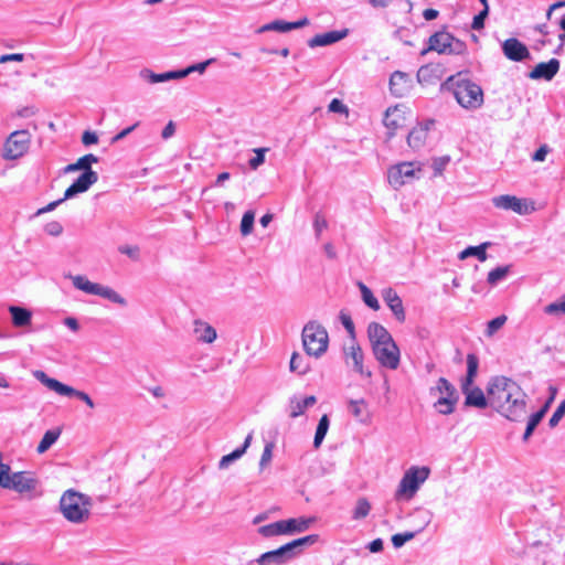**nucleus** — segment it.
<instances>
[{
	"label": "nucleus",
	"instance_id": "obj_1",
	"mask_svg": "<svg viewBox=\"0 0 565 565\" xmlns=\"http://www.w3.org/2000/svg\"><path fill=\"white\" fill-rule=\"evenodd\" d=\"M487 393L490 406L511 422H521L526 415V394L507 376L491 377Z\"/></svg>",
	"mask_w": 565,
	"mask_h": 565
},
{
	"label": "nucleus",
	"instance_id": "obj_2",
	"mask_svg": "<svg viewBox=\"0 0 565 565\" xmlns=\"http://www.w3.org/2000/svg\"><path fill=\"white\" fill-rule=\"evenodd\" d=\"M443 87L450 90L457 103L466 109H478L483 104V90L480 85L462 77L461 73L449 76Z\"/></svg>",
	"mask_w": 565,
	"mask_h": 565
},
{
	"label": "nucleus",
	"instance_id": "obj_3",
	"mask_svg": "<svg viewBox=\"0 0 565 565\" xmlns=\"http://www.w3.org/2000/svg\"><path fill=\"white\" fill-rule=\"evenodd\" d=\"M98 158L88 153L77 159L76 162L67 164L64 173H71L82 170V174L65 190L66 198H75L77 194L84 193L98 181V173L92 169L93 163H97Z\"/></svg>",
	"mask_w": 565,
	"mask_h": 565
},
{
	"label": "nucleus",
	"instance_id": "obj_4",
	"mask_svg": "<svg viewBox=\"0 0 565 565\" xmlns=\"http://www.w3.org/2000/svg\"><path fill=\"white\" fill-rule=\"evenodd\" d=\"M89 498L74 490H67L60 500L64 518L73 523L84 522L89 515Z\"/></svg>",
	"mask_w": 565,
	"mask_h": 565
},
{
	"label": "nucleus",
	"instance_id": "obj_5",
	"mask_svg": "<svg viewBox=\"0 0 565 565\" xmlns=\"http://www.w3.org/2000/svg\"><path fill=\"white\" fill-rule=\"evenodd\" d=\"M327 330L316 321H309L302 329V344L308 355L321 356L328 349Z\"/></svg>",
	"mask_w": 565,
	"mask_h": 565
},
{
	"label": "nucleus",
	"instance_id": "obj_6",
	"mask_svg": "<svg viewBox=\"0 0 565 565\" xmlns=\"http://www.w3.org/2000/svg\"><path fill=\"white\" fill-rule=\"evenodd\" d=\"M73 286L88 295L99 296L121 307L127 306V300L119 295L116 290L108 286L89 281L85 276L76 275L71 276Z\"/></svg>",
	"mask_w": 565,
	"mask_h": 565
},
{
	"label": "nucleus",
	"instance_id": "obj_7",
	"mask_svg": "<svg viewBox=\"0 0 565 565\" xmlns=\"http://www.w3.org/2000/svg\"><path fill=\"white\" fill-rule=\"evenodd\" d=\"M435 392H438L440 397L435 402L434 407L443 415L452 414L459 401L457 388L447 379L439 377L436 386L430 388V394Z\"/></svg>",
	"mask_w": 565,
	"mask_h": 565
},
{
	"label": "nucleus",
	"instance_id": "obj_8",
	"mask_svg": "<svg viewBox=\"0 0 565 565\" xmlns=\"http://www.w3.org/2000/svg\"><path fill=\"white\" fill-rule=\"evenodd\" d=\"M467 46L461 40L456 39L447 31L435 32L428 39V50L439 54H462Z\"/></svg>",
	"mask_w": 565,
	"mask_h": 565
},
{
	"label": "nucleus",
	"instance_id": "obj_9",
	"mask_svg": "<svg viewBox=\"0 0 565 565\" xmlns=\"http://www.w3.org/2000/svg\"><path fill=\"white\" fill-rule=\"evenodd\" d=\"M429 469L423 468H411L403 476L398 489L396 490L395 498L412 499L419 489V486L428 478Z\"/></svg>",
	"mask_w": 565,
	"mask_h": 565
},
{
	"label": "nucleus",
	"instance_id": "obj_10",
	"mask_svg": "<svg viewBox=\"0 0 565 565\" xmlns=\"http://www.w3.org/2000/svg\"><path fill=\"white\" fill-rule=\"evenodd\" d=\"M30 134L28 130H17L10 134L3 146V158L14 160L22 157L29 149Z\"/></svg>",
	"mask_w": 565,
	"mask_h": 565
},
{
	"label": "nucleus",
	"instance_id": "obj_11",
	"mask_svg": "<svg viewBox=\"0 0 565 565\" xmlns=\"http://www.w3.org/2000/svg\"><path fill=\"white\" fill-rule=\"evenodd\" d=\"M373 354L379 363L390 370H396L399 365L401 352L394 340L385 344L372 348Z\"/></svg>",
	"mask_w": 565,
	"mask_h": 565
},
{
	"label": "nucleus",
	"instance_id": "obj_12",
	"mask_svg": "<svg viewBox=\"0 0 565 565\" xmlns=\"http://www.w3.org/2000/svg\"><path fill=\"white\" fill-rule=\"evenodd\" d=\"M296 558L297 557L288 542L276 550L263 553L256 559V563L258 565H285Z\"/></svg>",
	"mask_w": 565,
	"mask_h": 565
},
{
	"label": "nucleus",
	"instance_id": "obj_13",
	"mask_svg": "<svg viewBox=\"0 0 565 565\" xmlns=\"http://www.w3.org/2000/svg\"><path fill=\"white\" fill-rule=\"evenodd\" d=\"M491 202L497 209L513 211L519 215H526L532 211V209L529 207L526 200L520 199L515 195L502 194L493 196Z\"/></svg>",
	"mask_w": 565,
	"mask_h": 565
},
{
	"label": "nucleus",
	"instance_id": "obj_14",
	"mask_svg": "<svg viewBox=\"0 0 565 565\" xmlns=\"http://www.w3.org/2000/svg\"><path fill=\"white\" fill-rule=\"evenodd\" d=\"M415 173L416 170L412 162H402L390 168L387 179L393 188L398 189L407 181L415 178Z\"/></svg>",
	"mask_w": 565,
	"mask_h": 565
},
{
	"label": "nucleus",
	"instance_id": "obj_15",
	"mask_svg": "<svg viewBox=\"0 0 565 565\" xmlns=\"http://www.w3.org/2000/svg\"><path fill=\"white\" fill-rule=\"evenodd\" d=\"M504 56L513 62H522L531 58L527 46L515 38L507 39L502 45Z\"/></svg>",
	"mask_w": 565,
	"mask_h": 565
},
{
	"label": "nucleus",
	"instance_id": "obj_16",
	"mask_svg": "<svg viewBox=\"0 0 565 565\" xmlns=\"http://www.w3.org/2000/svg\"><path fill=\"white\" fill-rule=\"evenodd\" d=\"M561 63L557 58H551L548 62H541L527 74L531 79L552 81L559 71Z\"/></svg>",
	"mask_w": 565,
	"mask_h": 565
},
{
	"label": "nucleus",
	"instance_id": "obj_17",
	"mask_svg": "<svg viewBox=\"0 0 565 565\" xmlns=\"http://www.w3.org/2000/svg\"><path fill=\"white\" fill-rule=\"evenodd\" d=\"M308 24H309V19L306 17L298 21H294V22H288V21H284V20H274L269 23L262 25L257 30V33H264V32H269V31L285 33V32H289L291 30L303 28Z\"/></svg>",
	"mask_w": 565,
	"mask_h": 565
},
{
	"label": "nucleus",
	"instance_id": "obj_18",
	"mask_svg": "<svg viewBox=\"0 0 565 565\" xmlns=\"http://www.w3.org/2000/svg\"><path fill=\"white\" fill-rule=\"evenodd\" d=\"M382 297L387 307L392 310L394 317L398 322H404L406 319L403 301L393 288H385L382 291Z\"/></svg>",
	"mask_w": 565,
	"mask_h": 565
},
{
	"label": "nucleus",
	"instance_id": "obj_19",
	"mask_svg": "<svg viewBox=\"0 0 565 565\" xmlns=\"http://www.w3.org/2000/svg\"><path fill=\"white\" fill-rule=\"evenodd\" d=\"M412 88V81L406 73L395 71L390 77V90L395 97L405 96Z\"/></svg>",
	"mask_w": 565,
	"mask_h": 565
},
{
	"label": "nucleus",
	"instance_id": "obj_20",
	"mask_svg": "<svg viewBox=\"0 0 565 565\" xmlns=\"http://www.w3.org/2000/svg\"><path fill=\"white\" fill-rule=\"evenodd\" d=\"M349 34L348 29L334 30L315 35L308 41L310 47L328 46L343 40Z\"/></svg>",
	"mask_w": 565,
	"mask_h": 565
},
{
	"label": "nucleus",
	"instance_id": "obj_21",
	"mask_svg": "<svg viewBox=\"0 0 565 565\" xmlns=\"http://www.w3.org/2000/svg\"><path fill=\"white\" fill-rule=\"evenodd\" d=\"M434 121L429 120L426 124H420L414 127L407 135V143L414 150H419L427 139L429 126L433 125Z\"/></svg>",
	"mask_w": 565,
	"mask_h": 565
},
{
	"label": "nucleus",
	"instance_id": "obj_22",
	"mask_svg": "<svg viewBox=\"0 0 565 565\" xmlns=\"http://www.w3.org/2000/svg\"><path fill=\"white\" fill-rule=\"evenodd\" d=\"M38 480L33 478L30 472L18 471L13 472V484L12 490L19 493L31 492L35 490Z\"/></svg>",
	"mask_w": 565,
	"mask_h": 565
},
{
	"label": "nucleus",
	"instance_id": "obj_23",
	"mask_svg": "<svg viewBox=\"0 0 565 565\" xmlns=\"http://www.w3.org/2000/svg\"><path fill=\"white\" fill-rule=\"evenodd\" d=\"M344 355H345L347 361L349 359H352L354 371H356L361 375L365 374L367 377H370L372 375V373L370 371L364 372L363 352H362L361 347L355 342V340L351 342L350 347L344 348Z\"/></svg>",
	"mask_w": 565,
	"mask_h": 565
},
{
	"label": "nucleus",
	"instance_id": "obj_24",
	"mask_svg": "<svg viewBox=\"0 0 565 565\" xmlns=\"http://www.w3.org/2000/svg\"><path fill=\"white\" fill-rule=\"evenodd\" d=\"M316 522L313 516H300L285 520L287 535L303 533Z\"/></svg>",
	"mask_w": 565,
	"mask_h": 565
},
{
	"label": "nucleus",
	"instance_id": "obj_25",
	"mask_svg": "<svg viewBox=\"0 0 565 565\" xmlns=\"http://www.w3.org/2000/svg\"><path fill=\"white\" fill-rule=\"evenodd\" d=\"M367 337L372 348L385 344L390 340H394L391 333L381 323L371 322L367 327Z\"/></svg>",
	"mask_w": 565,
	"mask_h": 565
},
{
	"label": "nucleus",
	"instance_id": "obj_26",
	"mask_svg": "<svg viewBox=\"0 0 565 565\" xmlns=\"http://www.w3.org/2000/svg\"><path fill=\"white\" fill-rule=\"evenodd\" d=\"M465 406L483 409L490 406L489 395H486L480 387L476 386L473 390L466 392Z\"/></svg>",
	"mask_w": 565,
	"mask_h": 565
},
{
	"label": "nucleus",
	"instance_id": "obj_27",
	"mask_svg": "<svg viewBox=\"0 0 565 565\" xmlns=\"http://www.w3.org/2000/svg\"><path fill=\"white\" fill-rule=\"evenodd\" d=\"M317 403V398L313 395L307 396L302 399L297 396H292L289 399V416L297 418L305 413L308 407L313 406Z\"/></svg>",
	"mask_w": 565,
	"mask_h": 565
},
{
	"label": "nucleus",
	"instance_id": "obj_28",
	"mask_svg": "<svg viewBox=\"0 0 565 565\" xmlns=\"http://www.w3.org/2000/svg\"><path fill=\"white\" fill-rule=\"evenodd\" d=\"M193 331L196 340L203 343H212L217 337L216 330L211 324L199 319L194 321Z\"/></svg>",
	"mask_w": 565,
	"mask_h": 565
},
{
	"label": "nucleus",
	"instance_id": "obj_29",
	"mask_svg": "<svg viewBox=\"0 0 565 565\" xmlns=\"http://www.w3.org/2000/svg\"><path fill=\"white\" fill-rule=\"evenodd\" d=\"M252 439H253V434L249 433L246 436V438L241 447L234 449L232 452H230L221 458V460L218 461V468L226 469V468H228V466L231 463L238 460L246 452L247 448L250 446Z\"/></svg>",
	"mask_w": 565,
	"mask_h": 565
},
{
	"label": "nucleus",
	"instance_id": "obj_30",
	"mask_svg": "<svg viewBox=\"0 0 565 565\" xmlns=\"http://www.w3.org/2000/svg\"><path fill=\"white\" fill-rule=\"evenodd\" d=\"M9 312L14 327L22 328L31 323L32 312L29 309L19 306H10Z\"/></svg>",
	"mask_w": 565,
	"mask_h": 565
},
{
	"label": "nucleus",
	"instance_id": "obj_31",
	"mask_svg": "<svg viewBox=\"0 0 565 565\" xmlns=\"http://www.w3.org/2000/svg\"><path fill=\"white\" fill-rule=\"evenodd\" d=\"M491 246V242L481 243L478 246H468L463 250H461L458 255V258L463 260L468 257L475 256L480 262H484L488 258L487 248Z\"/></svg>",
	"mask_w": 565,
	"mask_h": 565
},
{
	"label": "nucleus",
	"instance_id": "obj_32",
	"mask_svg": "<svg viewBox=\"0 0 565 565\" xmlns=\"http://www.w3.org/2000/svg\"><path fill=\"white\" fill-rule=\"evenodd\" d=\"M547 409H548V402L544 406H542L537 412H535L534 414H532L530 416L527 424H526L525 431L522 437L523 441H527L530 439V437L532 436L535 428L539 426V424L544 418Z\"/></svg>",
	"mask_w": 565,
	"mask_h": 565
},
{
	"label": "nucleus",
	"instance_id": "obj_33",
	"mask_svg": "<svg viewBox=\"0 0 565 565\" xmlns=\"http://www.w3.org/2000/svg\"><path fill=\"white\" fill-rule=\"evenodd\" d=\"M285 524V520H279L270 524L262 525L258 527L257 533L263 537L287 535Z\"/></svg>",
	"mask_w": 565,
	"mask_h": 565
},
{
	"label": "nucleus",
	"instance_id": "obj_34",
	"mask_svg": "<svg viewBox=\"0 0 565 565\" xmlns=\"http://www.w3.org/2000/svg\"><path fill=\"white\" fill-rule=\"evenodd\" d=\"M366 406L367 404L363 398L350 399L348 403L350 413L361 423H366L370 419V414L366 409Z\"/></svg>",
	"mask_w": 565,
	"mask_h": 565
},
{
	"label": "nucleus",
	"instance_id": "obj_35",
	"mask_svg": "<svg viewBox=\"0 0 565 565\" xmlns=\"http://www.w3.org/2000/svg\"><path fill=\"white\" fill-rule=\"evenodd\" d=\"M318 541H319L318 534H310L307 536L296 539V540L289 542V544H290L296 557H299L300 555L303 554L306 547L316 544Z\"/></svg>",
	"mask_w": 565,
	"mask_h": 565
},
{
	"label": "nucleus",
	"instance_id": "obj_36",
	"mask_svg": "<svg viewBox=\"0 0 565 565\" xmlns=\"http://www.w3.org/2000/svg\"><path fill=\"white\" fill-rule=\"evenodd\" d=\"M34 376L43 385H45L47 388H50L51 391H54L57 394H60L62 391H66V388H64V385H65L64 383L57 381L56 379L50 377L43 371H35Z\"/></svg>",
	"mask_w": 565,
	"mask_h": 565
},
{
	"label": "nucleus",
	"instance_id": "obj_37",
	"mask_svg": "<svg viewBox=\"0 0 565 565\" xmlns=\"http://www.w3.org/2000/svg\"><path fill=\"white\" fill-rule=\"evenodd\" d=\"M60 435H61L60 429L46 430L36 447V451L39 454H44L45 451H47L51 448V446L56 443Z\"/></svg>",
	"mask_w": 565,
	"mask_h": 565
},
{
	"label": "nucleus",
	"instance_id": "obj_38",
	"mask_svg": "<svg viewBox=\"0 0 565 565\" xmlns=\"http://www.w3.org/2000/svg\"><path fill=\"white\" fill-rule=\"evenodd\" d=\"M329 426H330V419H329L328 415L324 414L319 419V423H318V426L316 429V434H315V438H313V447L316 449L321 446V444L328 433Z\"/></svg>",
	"mask_w": 565,
	"mask_h": 565
},
{
	"label": "nucleus",
	"instance_id": "obj_39",
	"mask_svg": "<svg viewBox=\"0 0 565 565\" xmlns=\"http://www.w3.org/2000/svg\"><path fill=\"white\" fill-rule=\"evenodd\" d=\"M511 267H512L511 265H505V266H499V267L490 270L488 274V277H487L488 284L491 286L498 285L500 281H502L503 279L507 278V276L509 275V273L511 270Z\"/></svg>",
	"mask_w": 565,
	"mask_h": 565
},
{
	"label": "nucleus",
	"instance_id": "obj_40",
	"mask_svg": "<svg viewBox=\"0 0 565 565\" xmlns=\"http://www.w3.org/2000/svg\"><path fill=\"white\" fill-rule=\"evenodd\" d=\"M64 388H66V391H62L60 393V395L74 396V397L83 401L88 407H90V408L95 407L93 399L90 398V396L87 393H85L83 391L75 390L74 387L68 386L66 384L64 385Z\"/></svg>",
	"mask_w": 565,
	"mask_h": 565
},
{
	"label": "nucleus",
	"instance_id": "obj_41",
	"mask_svg": "<svg viewBox=\"0 0 565 565\" xmlns=\"http://www.w3.org/2000/svg\"><path fill=\"white\" fill-rule=\"evenodd\" d=\"M359 287H360L361 296H362L364 303L373 310H379L380 309L379 300L373 295L371 289L367 286H365L363 282H359Z\"/></svg>",
	"mask_w": 565,
	"mask_h": 565
},
{
	"label": "nucleus",
	"instance_id": "obj_42",
	"mask_svg": "<svg viewBox=\"0 0 565 565\" xmlns=\"http://www.w3.org/2000/svg\"><path fill=\"white\" fill-rule=\"evenodd\" d=\"M289 367L291 372H296L299 375H303L309 371V365L305 363V359L296 352L291 355Z\"/></svg>",
	"mask_w": 565,
	"mask_h": 565
},
{
	"label": "nucleus",
	"instance_id": "obj_43",
	"mask_svg": "<svg viewBox=\"0 0 565 565\" xmlns=\"http://www.w3.org/2000/svg\"><path fill=\"white\" fill-rule=\"evenodd\" d=\"M371 511V504L370 502L367 501L366 498H360L358 501H356V505L353 510V514H352V519L353 520H361V519H364L369 515Z\"/></svg>",
	"mask_w": 565,
	"mask_h": 565
},
{
	"label": "nucleus",
	"instance_id": "obj_44",
	"mask_svg": "<svg viewBox=\"0 0 565 565\" xmlns=\"http://www.w3.org/2000/svg\"><path fill=\"white\" fill-rule=\"evenodd\" d=\"M140 76L150 84H157L169 81L168 72L157 74L147 68L140 72Z\"/></svg>",
	"mask_w": 565,
	"mask_h": 565
},
{
	"label": "nucleus",
	"instance_id": "obj_45",
	"mask_svg": "<svg viewBox=\"0 0 565 565\" xmlns=\"http://www.w3.org/2000/svg\"><path fill=\"white\" fill-rule=\"evenodd\" d=\"M255 214L253 211H246L243 214L241 221V233L243 236H247L253 232L254 228Z\"/></svg>",
	"mask_w": 565,
	"mask_h": 565
},
{
	"label": "nucleus",
	"instance_id": "obj_46",
	"mask_svg": "<svg viewBox=\"0 0 565 565\" xmlns=\"http://www.w3.org/2000/svg\"><path fill=\"white\" fill-rule=\"evenodd\" d=\"M339 319H340L342 326L344 327V329L348 331L351 340L354 341L355 340V328H354V323H353L351 316L347 311L341 310L340 315H339Z\"/></svg>",
	"mask_w": 565,
	"mask_h": 565
},
{
	"label": "nucleus",
	"instance_id": "obj_47",
	"mask_svg": "<svg viewBox=\"0 0 565 565\" xmlns=\"http://www.w3.org/2000/svg\"><path fill=\"white\" fill-rule=\"evenodd\" d=\"M544 312L547 315H565V294L557 301L548 303L544 308Z\"/></svg>",
	"mask_w": 565,
	"mask_h": 565
},
{
	"label": "nucleus",
	"instance_id": "obj_48",
	"mask_svg": "<svg viewBox=\"0 0 565 565\" xmlns=\"http://www.w3.org/2000/svg\"><path fill=\"white\" fill-rule=\"evenodd\" d=\"M505 321H507V317L504 315L493 318L487 324L486 334L488 337L493 335L499 329H501L503 327Z\"/></svg>",
	"mask_w": 565,
	"mask_h": 565
},
{
	"label": "nucleus",
	"instance_id": "obj_49",
	"mask_svg": "<svg viewBox=\"0 0 565 565\" xmlns=\"http://www.w3.org/2000/svg\"><path fill=\"white\" fill-rule=\"evenodd\" d=\"M417 532L396 533L392 536V544L395 548H401L406 542L413 540Z\"/></svg>",
	"mask_w": 565,
	"mask_h": 565
},
{
	"label": "nucleus",
	"instance_id": "obj_50",
	"mask_svg": "<svg viewBox=\"0 0 565 565\" xmlns=\"http://www.w3.org/2000/svg\"><path fill=\"white\" fill-rule=\"evenodd\" d=\"M267 148H257L254 149L255 156L249 159L248 164L253 170H256L259 166L265 162V153L267 152Z\"/></svg>",
	"mask_w": 565,
	"mask_h": 565
},
{
	"label": "nucleus",
	"instance_id": "obj_51",
	"mask_svg": "<svg viewBox=\"0 0 565 565\" xmlns=\"http://www.w3.org/2000/svg\"><path fill=\"white\" fill-rule=\"evenodd\" d=\"M274 448H275L274 443L269 441V443L265 444V447H264V450H263V454H262L260 460H259L260 469H264L271 461Z\"/></svg>",
	"mask_w": 565,
	"mask_h": 565
},
{
	"label": "nucleus",
	"instance_id": "obj_52",
	"mask_svg": "<svg viewBox=\"0 0 565 565\" xmlns=\"http://www.w3.org/2000/svg\"><path fill=\"white\" fill-rule=\"evenodd\" d=\"M479 367V358L475 353H469L467 355V374L469 376L476 377Z\"/></svg>",
	"mask_w": 565,
	"mask_h": 565
},
{
	"label": "nucleus",
	"instance_id": "obj_53",
	"mask_svg": "<svg viewBox=\"0 0 565 565\" xmlns=\"http://www.w3.org/2000/svg\"><path fill=\"white\" fill-rule=\"evenodd\" d=\"M489 14V6H486L478 14L473 17L471 28L473 30H481L484 26V20Z\"/></svg>",
	"mask_w": 565,
	"mask_h": 565
},
{
	"label": "nucleus",
	"instance_id": "obj_54",
	"mask_svg": "<svg viewBox=\"0 0 565 565\" xmlns=\"http://www.w3.org/2000/svg\"><path fill=\"white\" fill-rule=\"evenodd\" d=\"M120 254L127 255L132 260L139 259L140 249L138 246L122 245L118 248Z\"/></svg>",
	"mask_w": 565,
	"mask_h": 565
},
{
	"label": "nucleus",
	"instance_id": "obj_55",
	"mask_svg": "<svg viewBox=\"0 0 565 565\" xmlns=\"http://www.w3.org/2000/svg\"><path fill=\"white\" fill-rule=\"evenodd\" d=\"M449 161H450V158L448 156L435 158L433 160V164H431V167L435 171V174H440L445 170V168L447 167Z\"/></svg>",
	"mask_w": 565,
	"mask_h": 565
},
{
	"label": "nucleus",
	"instance_id": "obj_56",
	"mask_svg": "<svg viewBox=\"0 0 565 565\" xmlns=\"http://www.w3.org/2000/svg\"><path fill=\"white\" fill-rule=\"evenodd\" d=\"M71 198H66V195L64 194L63 198L56 200V201H53L51 203H49L47 205H45L44 207H41L36 211L35 215L39 216V215H42L44 213H49V212H52L54 211L58 205H61L64 201L66 200H70Z\"/></svg>",
	"mask_w": 565,
	"mask_h": 565
},
{
	"label": "nucleus",
	"instance_id": "obj_57",
	"mask_svg": "<svg viewBox=\"0 0 565 565\" xmlns=\"http://www.w3.org/2000/svg\"><path fill=\"white\" fill-rule=\"evenodd\" d=\"M44 231H45L46 234H49L51 236H58L63 232V226H62V224L60 222L52 221V222H49L44 226Z\"/></svg>",
	"mask_w": 565,
	"mask_h": 565
},
{
	"label": "nucleus",
	"instance_id": "obj_58",
	"mask_svg": "<svg viewBox=\"0 0 565 565\" xmlns=\"http://www.w3.org/2000/svg\"><path fill=\"white\" fill-rule=\"evenodd\" d=\"M565 415V408L559 404L548 420V426L554 428Z\"/></svg>",
	"mask_w": 565,
	"mask_h": 565
},
{
	"label": "nucleus",
	"instance_id": "obj_59",
	"mask_svg": "<svg viewBox=\"0 0 565 565\" xmlns=\"http://www.w3.org/2000/svg\"><path fill=\"white\" fill-rule=\"evenodd\" d=\"M328 109L331 113H338V114L348 113V107L342 103V100H340L338 98H333L330 102Z\"/></svg>",
	"mask_w": 565,
	"mask_h": 565
},
{
	"label": "nucleus",
	"instance_id": "obj_60",
	"mask_svg": "<svg viewBox=\"0 0 565 565\" xmlns=\"http://www.w3.org/2000/svg\"><path fill=\"white\" fill-rule=\"evenodd\" d=\"M394 111H396V108L393 110L391 108H388L385 111V117L383 119V122L386 126V128L392 129V130L397 129V127L399 126L398 121L396 119L392 118V115Z\"/></svg>",
	"mask_w": 565,
	"mask_h": 565
},
{
	"label": "nucleus",
	"instance_id": "obj_61",
	"mask_svg": "<svg viewBox=\"0 0 565 565\" xmlns=\"http://www.w3.org/2000/svg\"><path fill=\"white\" fill-rule=\"evenodd\" d=\"M214 62H215V60H214V58H209V60H206V61H204V62L196 63V64H192V65L188 66L189 75H190L191 73H193V72H199V73H201V74H202V73H204V72H205V70H206V67H207L210 64L214 63Z\"/></svg>",
	"mask_w": 565,
	"mask_h": 565
},
{
	"label": "nucleus",
	"instance_id": "obj_62",
	"mask_svg": "<svg viewBox=\"0 0 565 565\" xmlns=\"http://www.w3.org/2000/svg\"><path fill=\"white\" fill-rule=\"evenodd\" d=\"M82 142L88 147L98 142V136L95 131L85 130L82 135Z\"/></svg>",
	"mask_w": 565,
	"mask_h": 565
},
{
	"label": "nucleus",
	"instance_id": "obj_63",
	"mask_svg": "<svg viewBox=\"0 0 565 565\" xmlns=\"http://www.w3.org/2000/svg\"><path fill=\"white\" fill-rule=\"evenodd\" d=\"M139 126V121H137L136 124L122 129L120 132H118L117 135H115L113 138H111V143H116L120 140H122L124 138H126L129 134H131L137 127Z\"/></svg>",
	"mask_w": 565,
	"mask_h": 565
},
{
	"label": "nucleus",
	"instance_id": "obj_64",
	"mask_svg": "<svg viewBox=\"0 0 565 565\" xmlns=\"http://www.w3.org/2000/svg\"><path fill=\"white\" fill-rule=\"evenodd\" d=\"M328 226V222L326 221L324 217H322L320 214H317L315 216V221H313V228H315V232H316V235L319 236L320 233L327 228Z\"/></svg>",
	"mask_w": 565,
	"mask_h": 565
}]
</instances>
